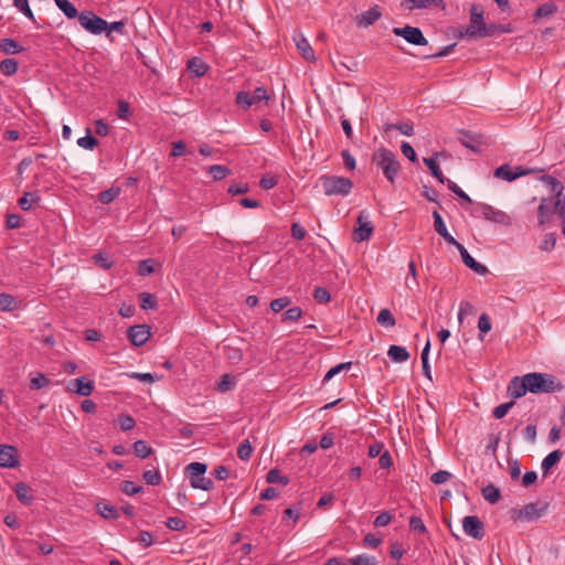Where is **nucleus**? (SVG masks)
Wrapping results in <instances>:
<instances>
[{
	"instance_id": "f257e3e1",
	"label": "nucleus",
	"mask_w": 565,
	"mask_h": 565,
	"mask_svg": "<svg viewBox=\"0 0 565 565\" xmlns=\"http://www.w3.org/2000/svg\"><path fill=\"white\" fill-rule=\"evenodd\" d=\"M372 163L382 171L383 175L390 183H395L401 170V163L392 150L385 147L379 148L372 154Z\"/></svg>"
},
{
	"instance_id": "f03ea898",
	"label": "nucleus",
	"mask_w": 565,
	"mask_h": 565,
	"mask_svg": "<svg viewBox=\"0 0 565 565\" xmlns=\"http://www.w3.org/2000/svg\"><path fill=\"white\" fill-rule=\"evenodd\" d=\"M526 376L532 394H551L564 388L562 381L550 373L532 372L526 373Z\"/></svg>"
},
{
	"instance_id": "7ed1b4c3",
	"label": "nucleus",
	"mask_w": 565,
	"mask_h": 565,
	"mask_svg": "<svg viewBox=\"0 0 565 565\" xmlns=\"http://www.w3.org/2000/svg\"><path fill=\"white\" fill-rule=\"evenodd\" d=\"M318 184L326 195L347 196L353 189V182L345 177L323 174L318 179Z\"/></svg>"
},
{
	"instance_id": "20e7f679",
	"label": "nucleus",
	"mask_w": 565,
	"mask_h": 565,
	"mask_svg": "<svg viewBox=\"0 0 565 565\" xmlns=\"http://www.w3.org/2000/svg\"><path fill=\"white\" fill-rule=\"evenodd\" d=\"M206 470L207 465L203 462H191L185 467V473L194 489L210 491L214 488V482L210 478L204 477Z\"/></svg>"
},
{
	"instance_id": "39448f33",
	"label": "nucleus",
	"mask_w": 565,
	"mask_h": 565,
	"mask_svg": "<svg viewBox=\"0 0 565 565\" xmlns=\"http://www.w3.org/2000/svg\"><path fill=\"white\" fill-rule=\"evenodd\" d=\"M547 508L548 503L546 502H531L525 504L521 509H512L511 518L514 521L533 522L539 520L543 514H545Z\"/></svg>"
},
{
	"instance_id": "423d86ee",
	"label": "nucleus",
	"mask_w": 565,
	"mask_h": 565,
	"mask_svg": "<svg viewBox=\"0 0 565 565\" xmlns=\"http://www.w3.org/2000/svg\"><path fill=\"white\" fill-rule=\"evenodd\" d=\"M78 22L82 28L92 34H100L106 31L108 23L92 11H83L78 14Z\"/></svg>"
},
{
	"instance_id": "0eeeda50",
	"label": "nucleus",
	"mask_w": 565,
	"mask_h": 565,
	"mask_svg": "<svg viewBox=\"0 0 565 565\" xmlns=\"http://www.w3.org/2000/svg\"><path fill=\"white\" fill-rule=\"evenodd\" d=\"M358 226L354 228L353 238L355 242H364L367 241L373 231L374 226L370 221V213L366 211H361L356 217Z\"/></svg>"
},
{
	"instance_id": "6e6552de",
	"label": "nucleus",
	"mask_w": 565,
	"mask_h": 565,
	"mask_svg": "<svg viewBox=\"0 0 565 565\" xmlns=\"http://www.w3.org/2000/svg\"><path fill=\"white\" fill-rule=\"evenodd\" d=\"M393 33L396 36H401L405 39L408 43L413 45H427L428 41L424 36L422 30L416 26L406 25L404 28H394Z\"/></svg>"
},
{
	"instance_id": "1a4fd4ad",
	"label": "nucleus",
	"mask_w": 565,
	"mask_h": 565,
	"mask_svg": "<svg viewBox=\"0 0 565 565\" xmlns=\"http://www.w3.org/2000/svg\"><path fill=\"white\" fill-rule=\"evenodd\" d=\"M458 141L466 148L470 149L475 153L481 152L483 146V137L480 134H476L469 130H458Z\"/></svg>"
},
{
	"instance_id": "9d476101",
	"label": "nucleus",
	"mask_w": 565,
	"mask_h": 565,
	"mask_svg": "<svg viewBox=\"0 0 565 565\" xmlns=\"http://www.w3.org/2000/svg\"><path fill=\"white\" fill-rule=\"evenodd\" d=\"M463 532L475 540H481L484 536V525L477 515H467L462 519Z\"/></svg>"
},
{
	"instance_id": "9b49d317",
	"label": "nucleus",
	"mask_w": 565,
	"mask_h": 565,
	"mask_svg": "<svg viewBox=\"0 0 565 565\" xmlns=\"http://www.w3.org/2000/svg\"><path fill=\"white\" fill-rule=\"evenodd\" d=\"M127 335L134 347L143 345L151 335L150 327L147 324H137L128 329Z\"/></svg>"
},
{
	"instance_id": "f8f14e48",
	"label": "nucleus",
	"mask_w": 565,
	"mask_h": 565,
	"mask_svg": "<svg viewBox=\"0 0 565 565\" xmlns=\"http://www.w3.org/2000/svg\"><path fill=\"white\" fill-rule=\"evenodd\" d=\"M527 381L526 374L523 376L512 377L507 388L508 395L515 399L524 396L526 393H530Z\"/></svg>"
},
{
	"instance_id": "ddd939ff",
	"label": "nucleus",
	"mask_w": 565,
	"mask_h": 565,
	"mask_svg": "<svg viewBox=\"0 0 565 565\" xmlns=\"http://www.w3.org/2000/svg\"><path fill=\"white\" fill-rule=\"evenodd\" d=\"M554 214V202L550 196L542 198L537 207V223L543 227L552 221Z\"/></svg>"
},
{
	"instance_id": "4468645a",
	"label": "nucleus",
	"mask_w": 565,
	"mask_h": 565,
	"mask_svg": "<svg viewBox=\"0 0 565 565\" xmlns=\"http://www.w3.org/2000/svg\"><path fill=\"white\" fill-rule=\"evenodd\" d=\"M20 465L18 449L11 445L0 447V467L17 468Z\"/></svg>"
},
{
	"instance_id": "2eb2a0df",
	"label": "nucleus",
	"mask_w": 565,
	"mask_h": 565,
	"mask_svg": "<svg viewBox=\"0 0 565 565\" xmlns=\"http://www.w3.org/2000/svg\"><path fill=\"white\" fill-rule=\"evenodd\" d=\"M480 207L481 214L486 220L503 225H509L511 223L510 216L505 212L486 203L481 204Z\"/></svg>"
},
{
	"instance_id": "dca6fc26",
	"label": "nucleus",
	"mask_w": 565,
	"mask_h": 565,
	"mask_svg": "<svg viewBox=\"0 0 565 565\" xmlns=\"http://www.w3.org/2000/svg\"><path fill=\"white\" fill-rule=\"evenodd\" d=\"M68 391L79 396H89L94 391V382L86 381L84 376L74 379L68 384Z\"/></svg>"
},
{
	"instance_id": "f3484780",
	"label": "nucleus",
	"mask_w": 565,
	"mask_h": 565,
	"mask_svg": "<svg viewBox=\"0 0 565 565\" xmlns=\"http://www.w3.org/2000/svg\"><path fill=\"white\" fill-rule=\"evenodd\" d=\"M294 41L296 43L297 50L300 52L301 56L308 62H315L316 56L315 52L308 42V40L301 34L298 33L294 36Z\"/></svg>"
},
{
	"instance_id": "a211bd4d",
	"label": "nucleus",
	"mask_w": 565,
	"mask_h": 565,
	"mask_svg": "<svg viewBox=\"0 0 565 565\" xmlns=\"http://www.w3.org/2000/svg\"><path fill=\"white\" fill-rule=\"evenodd\" d=\"M382 15V12L380 10L379 6H374L370 8L369 10L362 12L361 14L356 15V24L359 26H369L374 24Z\"/></svg>"
},
{
	"instance_id": "6ab92c4d",
	"label": "nucleus",
	"mask_w": 565,
	"mask_h": 565,
	"mask_svg": "<svg viewBox=\"0 0 565 565\" xmlns=\"http://www.w3.org/2000/svg\"><path fill=\"white\" fill-rule=\"evenodd\" d=\"M14 492L17 494L18 500L24 504L30 505L34 501V497L32 494V489L25 482H18L14 486Z\"/></svg>"
},
{
	"instance_id": "aec40b11",
	"label": "nucleus",
	"mask_w": 565,
	"mask_h": 565,
	"mask_svg": "<svg viewBox=\"0 0 565 565\" xmlns=\"http://www.w3.org/2000/svg\"><path fill=\"white\" fill-rule=\"evenodd\" d=\"M459 253L461 255V258H462V263L468 267L470 268L471 270H473L475 273L479 274V275H486L488 273V268L487 266L478 263L469 253L468 250L463 247V249H459Z\"/></svg>"
},
{
	"instance_id": "412c9836",
	"label": "nucleus",
	"mask_w": 565,
	"mask_h": 565,
	"mask_svg": "<svg viewBox=\"0 0 565 565\" xmlns=\"http://www.w3.org/2000/svg\"><path fill=\"white\" fill-rule=\"evenodd\" d=\"M444 3L443 0H403L402 6L408 10L414 9H426L429 7H440Z\"/></svg>"
},
{
	"instance_id": "4be33fe9",
	"label": "nucleus",
	"mask_w": 565,
	"mask_h": 565,
	"mask_svg": "<svg viewBox=\"0 0 565 565\" xmlns=\"http://www.w3.org/2000/svg\"><path fill=\"white\" fill-rule=\"evenodd\" d=\"M562 457L563 451L559 449L550 452L541 463L543 475L546 476L550 472V470L561 461Z\"/></svg>"
},
{
	"instance_id": "5701e85b",
	"label": "nucleus",
	"mask_w": 565,
	"mask_h": 565,
	"mask_svg": "<svg viewBox=\"0 0 565 565\" xmlns=\"http://www.w3.org/2000/svg\"><path fill=\"white\" fill-rule=\"evenodd\" d=\"M387 355L395 363H403L409 359L406 348L395 344L388 348Z\"/></svg>"
},
{
	"instance_id": "b1692460",
	"label": "nucleus",
	"mask_w": 565,
	"mask_h": 565,
	"mask_svg": "<svg viewBox=\"0 0 565 565\" xmlns=\"http://www.w3.org/2000/svg\"><path fill=\"white\" fill-rule=\"evenodd\" d=\"M437 156H438V153L436 152L435 157L423 158V162L429 169L430 173L433 174L434 178L437 179L438 182L445 183L447 179L443 174V172L436 161Z\"/></svg>"
},
{
	"instance_id": "393cba45",
	"label": "nucleus",
	"mask_w": 565,
	"mask_h": 565,
	"mask_svg": "<svg viewBox=\"0 0 565 565\" xmlns=\"http://www.w3.org/2000/svg\"><path fill=\"white\" fill-rule=\"evenodd\" d=\"M481 494L486 501H488L491 504H494L499 502L501 499V492L500 489L497 488L494 484L490 483L481 489Z\"/></svg>"
},
{
	"instance_id": "a878e982",
	"label": "nucleus",
	"mask_w": 565,
	"mask_h": 565,
	"mask_svg": "<svg viewBox=\"0 0 565 565\" xmlns=\"http://www.w3.org/2000/svg\"><path fill=\"white\" fill-rule=\"evenodd\" d=\"M540 181L545 183L551 188V191L554 193L555 198L559 196L564 191V185L561 181H558L556 178L550 174H543L540 178Z\"/></svg>"
},
{
	"instance_id": "bb28decb",
	"label": "nucleus",
	"mask_w": 565,
	"mask_h": 565,
	"mask_svg": "<svg viewBox=\"0 0 565 565\" xmlns=\"http://www.w3.org/2000/svg\"><path fill=\"white\" fill-rule=\"evenodd\" d=\"M0 50L6 54H18L24 49L15 40L6 38L0 43Z\"/></svg>"
},
{
	"instance_id": "cd10ccee",
	"label": "nucleus",
	"mask_w": 565,
	"mask_h": 565,
	"mask_svg": "<svg viewBox=\"0 0 565 565\" xmlns=\"http://www.w3.org/2000/svg\"><path fill=\"white\" fill-rule=\"evenodd\" d=\"M97 512L105 519L117 520L119 518V511L110 504L107 503H97L96 505Z\"/></svg>"
},
{
	"instance_id": "c85d7f7f",
	"label": "nucleus",
	"mask_w": 565,
	"mask_h": 565,
	"mask_svg": "<svg viewBox=\"0 0 565 565\" xmlns=\"http://www.w3.org/2000/svg\"><path fill=\"white\" fill-rule=\"evenodd\" d=\"M429 351H430V341L427 340L425 347L422 350L420 360H422V367H423L424 376H426L428 380L431 381V371H430V365H429V361H428Z\"/></svg>"
},
{
	"instance_id": "c756f323",
	"label": "nucleus",
	"mask_w": 565,
	"mask_h": 565,
	"mask_svg": "<svg viewBox=\"0 0 565 565\" xmlns=\"http://www.w3.org/2000/svg\"><path fill=\"white\" fill-rule=\"evenodd\" d=\"M57 8L68 18L74 19L78 15V11L68 0H54Z\"/></svg>"
},
{
	"instance_id": "7c9ffc66",
	"label": "nucleus",
	"mask_w": 565,
	"mask_h": 565,
	"mask_svg": "<svg viewBox=\"0 0 565 565\" xmlns=\"http://www.w3.org/2000/svg\"><path fill=\"white\" fill-rule=\"evenodd\" d=\"M557 11V7L553 2H545L541 4L534 13V22L537 19L551 17Z\"/></svg>"
},
{
	"instance_id": "2f4dec72",
	"label": "nucleus",
	"mask_w": 565,
	"mask_h": 565,
	"mask_svg": "<svg viewBox=\"0 0 565 565\" xmlns=\"http://www.w3.org/2000/svg\"><path fill=\"white\" fill-rule=\"evenodd\" d=\"M140 307L142 310L156 309L158 306L157 297L149 292L139 294Z\"/></svg>"
},
{
	"instance_id": "473e14b6",
	"label": "nucleus",
	"mask_w": 565,
	"mask_h": 565,
	"mask_svg": "<svg viewBox=\"0 0 565 565\" xmlns=\"http://www.w3.org/2000/svg\"><path fill=\"white\" fill-rule=\"evenodd\" d=\"M348 565H377L375 556L360 554L348 559Z\"/></svg>"
},
{
	"instance_id": "72a5a7b5",
	"label": "nucleus",
	"mask_w": 565,
	"mask_h": 565,
	"mask_svg": "<svg viewBox=\"0 0 565 565\" xmlns=\"http://www.w3.org/2000/svg\"><path fill=\"white\" fill-rule=\"evenodd\" d=\"M17 308V300L13 296L4 292L0 294V309L2 311L10 312L15 310Z\"/></svg>"
},
{
	"instance_id": "f704fd0d",
	"label": "nucleus",
	"mask_w": 565,
	"mask_h": 565,
	"mask_svg": "<svg viewBox=\"0 0 565 565\" xmlns=\"http://www.w3.org/2000/svg\"><path fill=\"white\" fill-rule=\"evenodd\" d=\"M18 71V61L14 58H4L0 62V72L6 76H11Z\"/></svg>"
},
{
	"instance_id": "c9c22d12",
	"label": "nucleus",
	"mask_w": 565,
	"mask_h": 565,
	"mask_svg": "<svg viewBox=\"0 0 565 565\" xmlns=\"http://www.w3.org/2000/svg\"><path fill=\"white\" fill-rule=\"evenodd\" d=\"M40 196L36 192H25L23 196H21L18 201L19 206L23 211H30L32 205L31 202H38Z\"/></svg>"
},
{
	"instance_id": "e433bc0d",
	"label": "nucleus",
	"mask_w": 565,
	"mask_h": 565,
	"mask_svg": "<svg viewBox=\"0 0 565 565\" xmlns=\"http://www.w3.org/2000/svg\"><path fill=\"white\" fill-rule=\"evenodd\" d=\"M120 193V188H110L108 190H105V191H102L99 194H98V201L103 204H109L111 203L115 199L118 198Z\"/></svg>"
},
{
	"instance_id": "4c0bfd02",
	"label": "nucleus",
	"mask_w": 565,
	"mask_h": 565,
	"mask_svg": "<svg viewBox=\"0 0 565 565\" xmlns=\"http://www.w3.org/2000/svg\"><path fill=\"white\" fill-rule=\"evenodd\" d=\"M494 177L508 182L514 181V173L510 164L505 163L494 170Z\"/></svg>"
},
{
	"instance_id": "58836bf2",
	"label": "nucleus",
	"mask_w": 565,
	"mask_h": 565,
	"mask_svg": "<svg viewBox=\"0 0 565 565\" xmlns=\"http://www.w3.org/2000/svg\"><path fill=\"white\" fill-rule=\"evenodd\" d=\"M209 172L213 180L220 181L226 178L231 173V170L225 166L214 164L210 167Z\"/></svg>"
},
{
	"instance_id": "ea45409f",
	"label": "nucleus",
	"mask_w": 565,
	"mask_h": 565,
	"mask_svg": "<svg viewBox=\"0 0 565 565\" xmlns=\"http://www.w3.org/2000/svg\"><path fill=\"white\" fill-rule=\"evenodd\" d=\"M301 316L302 310L300 307H291L281 315V322H296L301 318Z\"/></svg>"
},
{
	"instance_id": "a19ab883",
	"label": "nucleus",
	"mask_w": 565,
	"mask_h": 565,
	"mask_svg": "<svg viewBox=\"0 0 565 565\" xmlns=\"http://www.w3.org/2000/svg\"><path fill=\"white\" fill-rule=\"evenodd\" d=\"M134 452L137 457L145 459L152 454V448L145 440H137L134 443Z\"/></svg>"
},
{
	"instance_id": "79ce46f5",
	"label": "nucleus",
	"mask_w": 565,
	"mask_h": 565,
	"mask_svg": "<svg viewBox=\"0 0 565 565\" xmlns=\"http://www.w3.org/2000/svg\"><path fill=\"white\" fill-rule=\"evenodd\" d=\"M470 23L477 26L478 31L482 24H486L483 21V12L476 4H472L470 8Z\"/></svg>"
},
{
	"instance_id": "37998d69",
	"label": "nucleus",
	"mask_w": 565,
	"mask_h": 565,
	"mask_svg": "<svg viewBox=\"0 0 565 565\" xmlns=\"http://www.w3.org/2000/svg\"><path fill=\"white\" fill-rule=\"evenodd\" d=\"M266 481L268 483H276V482H279L284 486H287L289 483V478L287 476H281L280 475V471L278 469H271L268 471L267 476H266Z\"/></svg>"
},
{
	"instance_id": "c03bdc74",
	"label": "nucleus",
	"mask_w": 565,
	"mask_h": 565,
	"mask_svg": "<svg viewBox=\"0 0 565 565\" xmlns=\"http://www.w3.org/2000/svg\"><path fill=\"white\" fill-rule=\"evenodd\" d=\"M77 145L86 150H93L98 145V140L92 136L90 130L87 129V135L78 138Z\"/></svg>"
},
{
	"instance_id": "a18cd8bd",
	"label": "nucleus",
	"mask_w": 565,
	"mask_h": 565,
	"mask_svg": "<svg viewBox=\"0 0 565 565\" xmlns=\"http://www.w3.org/2000/svg\"><path fill=\"white\" fill-rule=\"evenodd\" d=\"M142 479L149 486H158L162 481L161 473L153 469V470H146L142 475Z\"/></svg>"
},
{
	"instance_id": "49530a36",
	"label": "nucleus",
	"mask_w": 565,
	"mask_h": 565,
	"mask_svg": "<svg viewBox=\"0 0 565 565\" xmlns=\"http://www.w3.org/2000/svg\"><path fill=\"white\" fill-rule=\"evenodd\" d=\"M377 322L384 327H394L395 318L388 309H382L376 318Z\"/></svg>"
},
{
	"instance_id": "de8ad7c7",
	"label": "nucleus",
	"mask_w": 565,
	"mask_h": 565,
	"mask_svg": "<svg viewBox=\"0 0 565 565\" xmlns=\"http://www.w3.org/2000/svg\"><path fill=\"white\" fill-rule=\"evenodd\" d=\"M188 68L195 73L196 76H203L206 73L209 66L205 63L198 61L196 58H192L188 62Z\"/></svg>"
},
{
	"instance_id": "09e8293b",
	"label": "nucleus",
	"mask_w": 565,
	"mask_h": 565,
	"mask_svg": "<svg viewBox=\"0 0 565 565\" xmlns=\"http://www.w3.org/2000/svg\"><path fill=\"white\" fill-rule=\"evenodd\" d=\"M120 490L127 495H135L142 491V487L137 486L132 481L125 480L120 483Z\"/></svg>"
},
{
	"instance_id": "8fccbe9b",
	"label": "nucleus",
	"mask_w": 565,
	"mask_h": 565,
	"mask_svg": "<svg viewBox=\"0 0 565 565\" xmlns=\"http://www.w3.org/2000/svg\"><path fill=\"white\" fill-rule=\"evenodd\" d=\"M433 218H434V228L435 231L443 237L444 235H446L448 232L447 227H446V224L441 217V215L439 214L438 211H434L433 212Z\"/></svg>"
},
{
	"instance_id": "3c124183",
	"label": "nucleus",
	"mask_w": 565,
	"mask_h": 565,
	"mask_svg": "<svg viewBox=\"0 0 565 565\" xmlns=\"http://www.w3.org/2000/svg\"><path fill=\"white\" fill-rule=\"evenodd\" d=\"M291 303V299L287 296L274 299L270 302V309L273 312L278 313Z\"/></svg>"
},
{
	"instance_id": "603ef678",
	"label": "nucleus",
	"mask_w": 565,
	"mask_h": 565,
	"mask_svg": "<svg viewBox=\"0 0 565 565\" xmlns=\"http://www.w3.org/2000/svg\"><path fill=\"white\" fill-rule=\"evenodd\" d=\"M250 98H252L253 105H255L260 102L267 103L270 97L267 93V89L265 87L260 86L250 93Z\"/></svg>"
},
{
	"instance_id": "864d4df0",
	"label": "nucleus",
	"mask_w": 565,
	"mask_h": 565,
	"mask_svg": "<svg viewBox=\"0 0 565 565\" xmlns=\"http://www.w3.org/2000/svg\"><path fill=\"white\" fill-rule=\"evenodd\" d=\"M13 6L30 20H35L34 14L29 6V0H13Z\"/></svg>"
},
{
	"instance_id": "5fc2aeb1",
	"label": "nucleus",
	"mask_w": 565,
	"mask_h": 565,
	"mask_svg": "<svg viewBox=\"0 0 565 565\" xmlns=\"http://www.w3.org/2000/svg\"><path fill=\"white\" fill-rule=\"evenodd\" d=\"M236 104L243 109L249 108L253 105L250 92H238L236 94Z\"/></svg>"
},
{
	"instance_id": "6e6d98bb",
	"label": "nucleus",
	"mask_w": 565,
	"mask_h": 565,
	"mask_svg": "<svg viewBox=\"0 0 565 565\" xmlns=\"http://www.w3.org/2000/svg\"><path fill=\"white\" fill-rule=\"evenodd\" d=\"M253 447L248 440H244L237 448V456L241 460H248L252 456Z\"/></svg>"
},
{
	"instance_id": "4d7b16f0",
	"label": "nucleus",
	"mask_w": 565,
	"mask_h": 565,
	"mask_svg": "<svg viewBox=\"0 0 565 565\" xmlns=\"http://www.w3.org/2000/svg\"><path fill=\"white\" fill-rule=\"evenodd\" d=\"M235 387V382L230 374H224L221 376V381L217 384V390L220 392H227Z\"/></svg>"
},
{
	"instance_id": "13d9d810",
	"label": "nucleus",
	"mask_w": 565,
	"mask_h": 565,
	"mask_svg": "<svg viewBox=\"0 0 565 565\" xmlns=\"http://www.w3.org/2000/svg\"><path fill=\"white\" fill-rule=\"evenodd\" d=\"M166 526L172 531H183L186 527V523L180 518L171 516L167 519Z\"/></svg>"
},
{
	"instance_id": "bf43d9fd",
	"label": "nucleus",
	"mask_w": 565,
	"mask_h": 565,
	"mask_svg": "<svg viewBox=\"0 0 565 565\" xmlns=\"http://www.w3.org/2000/svg\"><path fill=\"white\" fill-rule=\"evenodd\" d=\"M351 365L352 362H344L331 367L324 375L323 382L330 381L333 376H335L343 370H349Z\"/></svg>"
},
{
	"instance_id": "052dcab7",
	"label": "nucleus",
	"mask_w": 565,
	"mask_h": 565,
	"mask_svg": "<svg viewBox=\"0 0 565 565\" xmlns=\"http://www.w3.org/2000/svg\"><path fill=\"white\" fill-rule=\"evenodd\" d=\"M513 405H514L513 401L498 405L492 412L494 418H497V419L503 418L508 414V412L512 408Z\"/></svg>"
},
{
	"instance_id": "680f3d73",
	"label": "nucleus",
	"mask_w": 565,
	"mask_h": 565,
	"mask_svg": "<svg viewBox=\"0 0 565 565\" xmlns=\"http://www.w3.org/2000/svg\"><path fill=\"white\" fill-rule=\"evenodd\" d=\"M313 298L319 303H328L330 301V292L324 287H317L313 290Z\"/></svg>"
},
{
	"instance_id": "e2e57ef3",
	"label": "nucleus",
	"mask_w": 565,
	"mask_h": 565,
	"mask_svg": "<svg viewBox=\"0 0 565 565\" xmlns=\"http://www.w3.org/2000/svg\"><path fill=\"white\" fill-rule=\"evenodd\" d=\"M118 423H119L121 430H124V431L131 430L136 425V422L132 416L124 415V414L118 416Z\"/></svg>"
},
{
	"instance_id": "0e129e2a",
	"label": "nucleus",
	"mask_w": 565,
	"mask_h": 565,
	"mask_svg": "<svg viewBox=\"0 0 565 565\" xmlns=\"http://www.w3.org/2000/svg\"><path fill=\"white\" fill-rule=\"evenodd\" d=\"M446 182H447L448 189L452 193H455L458 198L462 199L463 201H466L468 203L472 202L470 196L466 192H463L454 181L447 179Z\"/></svg>"
},
{
	"instance_id": "69168bd1",
	"label": "nucleus",
	"mask_w": 565,
	"mask_h": 565,
	"mask_svg": "<svg viewBox=\"0 0 565 565\" xmlns=\"http://www.w3.org/2000/svg\"><path fill=\"white\" fill-rule=\"evenodd\" d=\"M49 383H50V381L46 379V376L42 373H39L36 376L31 379L30 388L31 390H41L44 386H46Z\"/></svg>"
},
{
	"instance_id": "338daca9",
	"label": "nucleus",
	"mask_w": 565,
	"mask_h": 565,
	"mask_svg": "<svg viewBox=\"0 0 565 565\" xmlns=\"http://www.w3.org/2000/svg\"><path fill=\"white\" fill-rule=\"evenodd\" d=\"M452 475L447 470H438L437 472L433 473L430 477V481L435 484H441L447 482Z\"/></svg>"
},
{
	"instance_id": "774afa93",
	"label": "nucleus",
	"mask_w": 565,
	"mask_h": 565,
	"mask_svg": "<svg viewBox=\"0 0 565 565\" xmlns=\"http://www.w3.org/2000/svg\"><path fill=\"white\" fill-rule=\"evenodd\" d=\"M556 236L554 233L546 234L544 239L540 244V249L544 252H550L555 247Z\"/></svg>"
}]
</instances>
